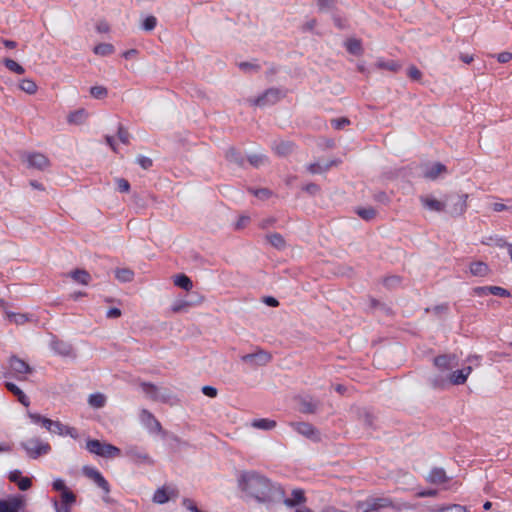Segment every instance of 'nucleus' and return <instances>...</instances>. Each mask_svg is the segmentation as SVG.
<instances>
[{
	"mask_svg": "<svg viewBox=\"0 0 512 512\" xmlns=\"http://www.w3.org/2000/svg\"><path fill=\"white\" fill-rule=\"evenodd\" d=\"M239 488L258 502L280 501L284 490L264 475L255 471H245L238 479Z\"/></svg>",
	"mask_w": 512,
	"mask_h": 512,
	"instance_id": "1",
	"label": "nucleus"
},
{
	"mask_svg": "<svg viewBox=\"0 0 512 512\" xmlns=\"http://www.w3.org/2000/svg\"><path fill=\"white\" fill-rule=\"evenodd\" d=\"M472 372L471 366H466L460 370L453 371L447 378L437 376L432 379V386L434 388L443 389L447 383L452 385H462L467 381V378Z\"/></svg>",
	"mask_w": 512,
	"mask_h": 512,
	"instance_id": "2",
	"label": "nucleus"
},
{
	"mask_svg": "<svg viewBox=\"0 0 512 512\" xmlns=\"http://www.w3.org/2000/svg\"><path fill=\"white\" fill-rule=\"evenodd\" d=\"M86 449L97 456L104 458H117L121 456V450L108 443H102L97 439H89L86 442Z\"/></svg>",
	"mask_w": 512,
	"mask_h": 512,
	"instance_id": "3",
	"label": "nucleus"
},
{
	"mask_svg": "<svg viewBox=\"0 0 512 512\" xmlns=\"http://www.w3.org/2000/svg\"><path fill=\"white\" fill-rule=\"evenodd\" d=\"M393 502L388 497H369L364 501H359L355 505L356 512H373L383 508L392 507Z\"/></svg>",
	"mask_w": 512,
	"mask_h": 512,
	"instance_id": "4",
	"label": "nucleus"
},
{
	"mask_svg": "<svg viewBox=\"0 0 512 512\" xmlns=\"http://www.w3.org/2000/svg\"><path fill=\"white\" fill-rule=\"evenodd\" d=\"M23 448L27 452L28 456L36 459L41 455H45L50 452L51 446L47 442H42L38 438L29 439L22 443Z\"/></svg>",
	"mask_w": 512,
	"mask_h": 512,
	"instance_id": "5",
	"label": "nucleus"
},
{
	"mask_svg": "<svg viewBox=\"0 0 512 512\" xmlns=\"http://www.w3.org/2000/svg\"><path fill=\"white\" fill-rule=\"evenodd\" d=\"M282 97H284V93L280 89L270 88L266 90L261 96L250 99L249 102L254 106L264 107L267 105L276 104Z\"/></svg>",
	"mask_w": 512,
	"mask_h": 512,
	"instance_id": "6",
	"label": "nucleus"
},
{
	"mask_svg": "<svg viewBox=\"0 0 512 512\" xmlns=\"http://www.w3.org/2000/svg\"><path fill=\"white\" fill-rule=\"evenodd\" d=\"M23 160L27 163L28 168L37 170H46L50 167V160L47 156L39 152H29L24 155Z\"/></svg>",
	"mask_w": 512,
	"mask_h": 512,
	"instance_id": "7",
	"label": "nucleus"
},
{
	"mask_svg": "<svg viewBox=\"0 0 512 512\" xmlns=\"http://www.w3.org/2000/svg\"><path fill=\"white\" fill-rule=\"evenodd\" d=\"M9 366L12 372L16 375L18 380H25V375L31 374L33 372L32 367L20 359L17 356H11L9 359Z\"/></svg>",
	"mask_w": 512,
	"mask_h": 512,
	"instance_id": "8",
	"label": "nucleus"
},
{
	"mask_svg": "<svg viewBox=\"0 0 512 512\" xmlns=\"http://www.w3.org/2000/svg\"><path fill=\"white\" fill-rule=\"evenodd\" d=\"M83 473L86 477L91 479L99 488H101L105 493L110 492V485L108 481L103 477V475L94 467H84Z\"/></svg>",
	"mask_w": 512,
	"mask_h": 512,
	"instance_id": "9",
	"label": "nucleus"
},
{
	"mask_svg": "<svg viewBox=\"0 0 512 512\" xmlns=\"http://www.w3.org/2000/svg\"><path fill=\"white\" fill-rule=\"evenodd\" d=\"M125 455L135 463H146L149 465L154 463L152 458L137 446H128L125 450Z\"/></svg>",
	"mask_w": 512,
	"mask_h": 512,
	"instance_id": "10",
	"label": "nucleus"
},
{
	"mask_svg": "<svg viewBox=\"0 0 512 512\" xmlns=\"http://www.w3.org/2000/svg\"><path fill=\"white\" fill-rule=\"evenodd\" d=\"M290 426L299 434L305 436L308 439L318 441L319 434L315 427L307 422H291Z\"/></svg>",
	"mask_w": 512,
	"mask_h": 512,
	"instance_id": "11",
	"label": "nucleus"
},
{
	"mask_svg": "<svg viewBox=\"0 0 512 512\" xmlns=\"http://www.w3.org/2000/svg\"><path fill=\"white\" fill-rule=\"evenodd\" d=\"M141 423L151 432L161 433V423L155 418V416L147 409H142L140 412Z\"/></svg>",
	"mask_w": 512,
	"mask_h": 512,
	"instance_id": "12",
	"label": "nucleus"
},
{
	"mask_svg": "<svg viewBox=\"0 0 512 512\" xmlns=\"http://www.w3.org/2000/svg\"><path fill=\"white\" fill-rule=\"evenodd\" d=\"M178 490L175 487H161L158 488L154 495H153V501L157 504H164L166 503L170 498H176L178 497Z\"/></svg>",
	"mask_w": 512,
	"mask_h": 512,
	"instance_id": "13",
	"label": "nucleus"
},
{
	"mask_svg": "<svg viewBox=\"0 0 512 512\" xmlns=\"http://www.w3.org/2000/svg\"><path fill=\"white\" fill-rule=\"evenodd\" d=\"M140 387L146 396L154 401H166L168 398V394L160 393V389L152 383L142 382Z\"/></svg>",
	"mask_w": 512,
	"mask_h": 512,
	"instance_id": "14",
	"label": "nucleus"
},
{
	"mask_svg": "<svg viewBox=\"0 0 512 512\" xmlns=\"http://www.w3.org/2000/svg\"><path fill=\"white\" fill-rule=\"evenodd\" d=\"M245 362H255L258 365H266L272 360V355L264 350H258L255 353H250L243 356Z\"/></svg>",
	"mask_w": 512,
	"mask_h": 512,
	"instance_id": "15",
	"label": "nucleus"
},
{
	"mask_svg": "<svg viewBox=\"0 0 512 512\" xmlns=\"http://www.w3.org/2000/svg\"><path fill=\"white\" fill-rule=\"evenodd\" d=\"M422 206L430 211L442 212L445 210L446 204L432 196H420Z\"/></svg>",
	"mask_w": 512,
	"mask_h": 512,
	"instance_id": "16",
	"label": "nucleus"
},
{
	"mask_svg": "<svg viewBox=\"0 0 512 512\" xmlns=\"http://www.w3.org/2000/svg\"><path fill=\"white\" fill-rule=\"evenodd\" d=\"M449 480L445 470L443 468H433L426 477V481L431 484L440 485L444 484Z\"/></svg>",
	"mask_w": 512,
	"mask_h": 512,
	"instance_id": "17",
	"label": "nucleus"
},
{
	"mask_svg": "<svg viewBox=\"0 0 512 512\" xmlns=\"http://www.w3.org/2000/svg\"><path fill=\"white\" fill-rule=\"evenodd\" d=\"M447 168L440 162L433 163L430 166H426L423 175L425 178L430 180H436L441 174L446 173Z\"/></svg>",
	"mask_w": 512,
	"mask_h": 512,
	"instance_id": "18",
	"label": "nucleus"
},
{
	"mask_svg": "<svg viewBox=\"0 0 512 512\" xmlns=\"http://www.w3.org/2000/svg\"><path fill=\"white\" fill-rule=\"evenodd\" d=\"M454 356L451 355H439L434 358V365L438 368L440 372H445L451 370L453 368V360Z\"/></svg>",
	"mask_w": 512,
	"mask_h": 512,
	"instance_id": "19",
	"label": "nucleus"
},
{
	"mask_svg": "<svg viewBox=\"0 0 512 512\" xmlns=\"http://www.w3.org/2000/svg\"><path fill=\"white\" fill-rule=\"evenodd\" d=\"M50 347L54 353L60 356H70L72 353L71 345L59 339H53Z\"/></svg>",
	"mask_w": 512,
	"mask_h": 512,
	"instance_id": "20",
	"label": "nucleus"
},
{
	"mask_svg": "<svg viewBox=\"0 0 512 512\" xmlns=\"http://www.w3.org/2000/svg\"><path fill=\"white\" fill-rule=\"evenodd\" d=\"M470 273L476 277H486L490 273L488 264L482 261H474L469 265Z\"/></svg>",
	"mask_w": 512,
	"mask_h": 512,
	"instance_id": "21",
	"label": "nucleus"
},
{
	"mask_svg": "<svg viewBox=\"0 0 512 512\" xmlns=\"http://www.w3.org/2000/svg\"><path fill=\"white\" fill-rule=\"evenodd\" d=\"M5 387L8 391H10L15 397H17V400L24 405L25 407H28L30 405V400L26 396V394L14 383L12 382H5Z\"/></svg>",
	"mask_w": 512,
	"mask_h": 512,
	"instance_id": "22",
	"label": "nucleus"
},
{
	"mask_svg": "<svg viewBox=\"0 0 512 512\" xmlns=\"http://www.w3.org/2000/svg\"><path fill=\"white\" fill-rule=\"evenodd\" d=\"M374 65L379 70H388L394 73L401 69V64L399 62L395 60H385L384 58L377 59Z\"/></svg>",
	"mask_w": 512,
	"mask_h": 512,
	"instance_id": "23",
	"label": "nucleus"
},
{
	"mask_svg": "<svg viewBox=\"0 0 512 512\" xmlns=\"http://www.w3.org/2000/svg\"><path fill=\"white\" fill-rule=\"evenodd\" d=\"M305 495L304 490L302 489H294L292 491V497L291 498H285V496L280 500L283 501L285 505L289 507H293L295 505L301 504L305 502Z\"/></svg>",
	"mask_w": 512,
	"mask_h": 512,
	"instance_id": "24",
	"label": "nucleus"
},
{
	"mask_svg": "<svg viewBox=\"0 0 512 512\" xmlns=\"http://www.w3.org/2000/svg\"><path fill=\"white\" fill-rule=\"evenodd\" d=\"M87 117H88V114L85 109H78L74 112H71L68 115L67 120L70 124L80 125L86 121Z\"/></svg>",
	"mask_w": 512,
	"mask_h": 512,
	"instance_id": "25",
	"label": "nucleus"
},
{
	"mask_svg": "<svg viewBox=\"0 0 512 512\" xmlns=\"http://www.w3.org/2000/svg\"><path fill=\"white\" fill-rule=\"evenodd\" d=\"M70 275L74 281L83 285H88L89 282L91 281L90 274L83 269H76L72 271Z\"/></svg>",
	"mask_w": 512,
	"mask_h": 512,
	"instance_id": "26",
	"label": "nucleus"
},
{
	"mask_svg": "<svg viewBox=\"0 0 512 512\" xmlns=\"http://www.w3.org/2000/svg\"><path fill=\"white\" fill-rule=\"evenodd\" d=\"M294 149V144L289 141H280L279 143L275 144L273 147V150L276 154L280 156H285L290 154Z\"/></svg>",
	"mask_w": 512,
	"mask_h": 512,
	"instance_id": "27",
	"label": "nucleus"
},
{
	"mask_svg": "<svg viewBox=\"0 0 512 512\" xmlns=\"http://www.w3.org/2000/svg\"><path fill=\"white\" fill-rule=\"evenodd\" d=\"M251 426L256 429L271 430L276 427V421L267 418L255 419L251 422Z\"/></svg>",
	"mask_w": 512,
	"mask_h": 512,
	"instance_id": "28",
	"label": "nucleus"
},
{
	"mask_svg": "<svg viewBox=\"0 0 512 512\" xmlns=\"http://www.w3.org/2000/svg\"><path fill=\"white\" fill-rule=\"evenodd\" d=\"M174 285L186 290L190 291L193 288V283L191 279L185 274H178L174 278Z\"/></svg>",
	"mask_w": 512,
	"mask_h": 512,
	"instance_id": "29",
	"label": "nucleus"
},
{
	"mask_svg": "<svg viewBox=\"0 0 512 512\" xmlns=\"http://www.w3.org/2000/svg\"><path fill=\"white\" fill-rule=\"evenodd\" d=\"M20 508V501L13 499L10 501L0 500V512H18Z\"/></svg>",
	"mask_w": 512,
	"mask_h": 512,
	"instance_id": "30",
	"label": "nucleus"
},
{
	"mask_svg": "<svg viewBox=\"0 0 512 512\" xmlns=\"http://www.w3.org/2000/svg\"><path fill=\"white\" fill-rule=\"evenodd\" d=\"M19 88L29 95L37 92L38 86L32 79H23L19 83Z\"/></svg>",
	"mask_w": 512,
	"mask_h": 512,
	"instance_id": "31",
	"label": "nucleus"
},
{
	"mask_svg": "<svg viewBox=\"0 0 512 512\" xmlns=\"http://www.w3.org/2000/svg\"><path fill=\"white\" fill-rule=\"evenodd\" d=\"M347 51L353 55H360L362 53V45L358 39H348L345 43Z\"/></svg>",
	"mask_w": 512,
	"mask_h": 512,
	"instance_id": "32",
	"label": "nucleus"
},
{
	"mask_svg": "<svg viewBox=\"0 0 512 512\" xmlns=\"http://www.w3.org/2000/svg\"><path fill=\"white\" fill-rule=\"evenodd\" d=\"M267 241L277 249H283L285 247V240L279 233H272L266 236Z\"/></svg>",
	"mask_w": 512,
	"mask_h": 512,
	"instance_id": "33",
	"label": "nucleus"
},
{
	"mask_svg": "<svg viewBox=\"0 0 512 512\" xmlns=\"http://www.w3.org/2000/svg\"><path fill=\"white\" fill-rule=\"evenodd\" d=\"M45 424H47V430L51 433L58 434L63 436V431L65 429L64 424H62L60 421H53V420H45Z\"/></svg>",
	"mask_w": 512,
	"mask_h": 512,
	"instance_id": "34",
	"label": "nucleus"
},
{
	"mask_svg": "<svg viewBox=\"0 0 512 512\" xmlns=\"http://www.w3.org/2000/svg\"><path fill=\"white\" fill-rule=\"evenodd\" d=\"M94 53L100 56H108L114 52V46L110 43H101L94 47Z\"/></svg>",
	"mask_w": 512,
	"mask_h": 512,
	"instance_id": "35",
	"label": "nucleus"
},
{
	"mask_svg": "<svg viewBox=\"0 0 512 512\" xmlns=\"http://www.w3.org/2000/svg\"><path fill=\"white\" fill-rule=\"evenodd\" d=\"M88 403L94 408H102L106 403V397L101 393L91 394Z\"/></svg>",
	"mask_w": 512,
	"mask_h": 512,
	"instance_id": "36",
	"label": "nucleus"
},
{
	"mask_svg": "<svg viewBox=\"0 0 512 512\" xmlns=\"http://www.w3.org/2000/svg\"><path fill=\"white\" fill-rule=\"evenodd\" d=\"M467 199V194H462L461 196H459V202L455 204V207L452 211L453 215H462L465 213V211L467 210Z\"/></svg>",
	"mask_w": 512,
	"mask_h": 512,
	"instance_id": "37",
	"label": "nucleus"
},
{
	"mask_svg": "<svg viewBox=\"0 0 512 512\" xmlns=\"http://www.w3.org/2000/svg\"><path fill=\"white\" fill-rule=\"evenodd\" d=\"M3 63L5 65V67L8 70H10L11 72H14L19 75L25 73V69L13 59L6 58V59H4Z\"/></svg>",
	"mask_w": 512,
	"mask_h": 512,
	"instance_id": "38",
	"label": "nucleus"
},
{
	"mask_svg": "<svg viewBox=\"0 0 512 512\" xmlns=\"http://www.w3.org/2000/svg\"><path fill=\"white\" fill-rule=\"evenodd\" d=\"M248 192L262 200L268 199L272 195V192L267 188H261V189L249 188Z\"/></svg>",
	"mask_w": 512,
	"mask_h": 512,
	"instance_id": "39",
	"label": "nucleus"
},
{
	"mask_svg": "<svg viewBox=\"0 0 512 512\" xmlns=\"http://www.w3.org/2000/svg\"><path fill=\"white\" fill-rule=\"evenodd\" d=\"M59 503L74 505L76 503L75 493L72 492L70 489L67 491H64L63 493L60 494Z\"/></svg>",
	"mask_w": 512,
	"mask_h": 512,
	"instance_id": "40",
	"label": "nucleus"
},
{
	"mask_svg": "<svg viewBox=\"0 0 512 512\" xmlns=\"http://www.w3.org/2000/svg\"><path fill=\"white\" fill-rule=\"evenodd\" d=\"M226 158L229 161L236 162V163H238L240 165H242L244 163L243 156L240 153H238L234 148H230L226 152Z\"/></svg>",
	"mask_w": 512,
	"mask_h": 512,
	"instance_id": "41",
	"label": "nucleus"
},
{
	"mask_svg": "<svg viewBox=\"0 0 512 512\" xmlns=\"http://www.w3.org/2000/svg\"><path fill=\"white\" fill-rule=\"evenodd\" d=\"M7 317L11 322L15 324L22 325L28 321V317L26 314L21 313H7Z\"/></svg>",
	"mask_w": 512,
	"mask_h": 512,
	"instance_id": "42",
	"label": "nucleus"
},
{
	"mask_svg": "<svg viewBox=\"0 0 512 512\" xmlns=\"http://www.w3.org/2000/svg\"><path fill=\"white\" fill-rule=\"evenodd\" d=\"M116 277L120 281L129 282L133 279L134 273L130 269H119L116 271Z\"/></svg>",
	"mask_w": 512,
	"mask_h": 512,
	"instance_id": "43",
	"label": "nucleus"
},
{
	"mask_svg": "<svg viewBox=\"0 0 512 512\" xmlns=\"http://www.w3.org/2000/svg\"><path fill=\"white\" fill-rule=\"evenodd\" d=\"M357 214L364 220L369 221L376 216V210L373 208H360L357 210Z\"/></svg>",
	"mask_w": 512,
	"mask_h": 512,
	"instance_id": "44",
	"label": "nucleus"
},
{
	"mask_svg": "<svg viewBox=\"0 0 512 512\" xmlns=\"http://www.w3.org/2000/svg\"><path fill=\"white\" fill-rule=\"evenodd\" d=\"M268 158L265 155H251L248 158L249 163L258 168L267 162Z\"/></svg>",
	"mask_w": 512,
	"mask_h": 512,
	"instance_id": "45",
	"label": "nucleus"
},
{
	"mask_svg": "<svg viewBox=\"0 0 512 512\" xmlns=\"http://www.w3.org/2000/svg\"><path fill=\"white\" fill-rule=\"evenodd\" d=\"M90 94L96 99H102L107 96L108 91L104 86H93L90 89Z\"/></svg>",
	"mask_w": 512,
	"mask_h": 512,
	"instance_id": "46",
	"label": "nucleus"
},
{
	"mask_svg": "<svg viewBox=\"0 0 512 512\" xmlns=\"http://www.w3.org/2000/svg\"><path fill=\"white\" fill-rule=\"evenodd\" d=\"M490 294L499 297H510L511 293L509 290L500 286H490Z\"/></svg>",
	"mask_w": 512,
	"mask_h": 512,
	"instance_id": "47",
	"label": "nucleus"
},
{
	"mask_svg": "<svg viewBox=\"0 0 512 512\" xmlns=\"http://www.w3.org/2000/svg\"><path fill=\"white\" fill-rule=\"evenodd\" d=\"M407 75L411 80L414 81H420L422 78V72L414 65L408 68Z\"/></svg>",
	"mask_w": 512,
	"mask_h": 512,
	"instance_id": "48",
	"label": "nucleus"
},
{
	"mask_svg": "<svg viewBox=\"0 0 512 512\" xmlns=\"http://www.w3.org/2000/svg\"><path fill=\"white\" fill-rule=\"evenodd\" d=\"M437 512H467L465 506L459 504H452L437 510Z\"/></svg>",
	"mask_w": 512,
	"mask_h": 512,
	"instance_id": "49",
	"label": "nucleus"
},
{
	"mask_svg": "<svg viewBox=\"0 0 512 512\" xmlns=\"http://www.w3.org/2000/svg\"><path fill=\"white\" fill-rule=\"evenodd\" d=\"M117 135H118L119 140L123 144H129L130 134L124 126L119 125Z\"/></svg>",
	"mask_w": 512,
	"mask_h": 512,
	"instance_id": "50",
	"label": "nucleus"
},
{
	"mask_svg": "<svg viewBox=\"0 0 512 512\" xmlns=\"http://www.w3.org/2000/svg\"><path fill=\"white\" fill-rule=\"evenodd\" d=\"M330 167H331V164H329L325 168H323L319 163H311L307 166V170L311 174H320V173L328 170Z\"/></svg>",
	"mask_w": 512,
	"mask_h": 512,
	"instance_id": "51",
	"label": "nucleus"
},
{
	"mask_svg": "<svg viewBox=\"0 0 512 512\" xmlns=\"http://www.w3.org/2000/svg\"><path fill=\"white\" fill-rule=\"evenodd\" d=\"M157 25V19L154 16H148L145 18L142 24V28L146 31L153 30Z\"/></svg>",
	"mask_w": 512,
	"mask_h": 512,
	"instance_id": "52",
	"label": "nucleus"
},
{
	"mask_svg": "<svg viewBox=\"0 0 512 512\" xmlns=\"http://www.w3.org/2000/svg\"><path fill=\"white\" fill-rule=\"evenodd\" d=\"M52 503L56 512H71V508L73 506L72 504L59 503L56 499H53Z\"/></svg>",
	"mask_w": 512,
	"mask_h": 512,
	"instance_id": "53",
	"label": "nucleus"
},
{
	"mask_svg": "<svg viewBox=\"0 0 512 512\" xmlns=\"http://www.w3.org/2000/svg\"><path fill=\"white\" fill-rule=\"evenodd\" d=\"M350 124V120L348 118H345V117H341V118H337V119H333L331 121V125L335 128V129H342L344 128L345 126L349 125Z\"/></svg>",
	"mask_w": 512,
	"mask_h": 512,
	"instance_id": "54",
	"label": "nucleus"
},
{
	"mask_svg": "<svg viewBox=\"0 0 512 512\" xmlns=\"http://www.w3.org/2000/svg\"><path fill=\"white\" fill-rule=\"evenodd\" d=\"M29 418L31 419V421L33 423L41 424L45 428H47V426H48L47 424H45V420H49V419L46 418V417L41 416L40 414L29 413Z\"/></svg>",
	"mask_w": 512,
	"mask_h": 512,
	"instance_id": "55",
	"label": "nucleus"
},
{
	"mask_svg": "<svg viewBox=\"0 0 512 512\" xmlns=\"http://www.w3.org/2000/svg\"><path fill=\"white\" fill-rule=\"evenodd\" d=\"M29 418L31 419V421L33 423L41 424L45 428H47V426H48L47 424H45V420H49V419L46 418V417L41 416L40 414L29 413Z\"/></svg>",
	"mask_w": 512,
	"mask_h": 512,
	"instance_id": "56",
	"label": "nucleus"
},
{
	"mask_svg": "<svg viewBox=\"0 0 512 512\" xmlns=\"http://www.w3.org/2000/svg\"><path fill=\"white\" fill-rule=\"evenodd\" d=\"M52 487H53V489H54L55 491H59V492H61V493H63L64 491L69 490V489L67 488V486H66V484H65L64 480H63V479H60V478H58V479H56V480H54V481H53V483H52Z\"/></svg>",
	"mask_w": 512,
	"mask_h": 512,
	"instance_id": "57",
	"label": "nucleus"
},
{
	"mask_svg": "<svg viewBox=\"0 0 512 512\" xmlns=\"http://www.w3.org/2000/svg\"><path fill=\"white\" fill-rule=\"evenodd\" d=\"M473 293L476 296L482 297L490 294V286H478L473 288Z\"/></svg>",
	"mask_w": 512,
	"mask_h": 512,
	"instance_id": "58",
	"label": "nucleus"
},
{
	"mask_svg": "<svg viewBox=\"0 0 512 512\" xmlns=\"http://www.w3.org/2000/svg\"><path fill=\"white\" fill-rule=\"evenodd\" d=\"M137 163L143 168V169H149L153 162L150 158L148 157H145V156H139L137 158Z\"/></svg>",
	"mask_w": 512,
	"mask_h": 512,
	"instance_id": "59",
	"label": "nucleus"
},
{
	"mask_svg": "<svg viewBox=\"0 0 512 512\" xmlns=\"http://www.w3.org/2000/svg\"><path fill=\"white\" fill-rule=\"evenodd\" d=\"M17 485L20 490L25 491L31 487L32 482L28 477H23L17 482Z\"/></svg>",
	"mask_w": 512,
	"mask_h": 512,
	"instance_id": "60",
	"label": "nucleus"
},
{
	"mask_svg": "<svg viewBox=\"0 0 512 512\" xmlns=\"http://www.w3.org/2000/svg\"><path fill=\"white\" fill-rule=\"evenodd\" d=\"M335 0H317V5L320 10H328L334 6Z\"/></svg>",
	"mask_w": 512,
	"mask_h": 512,
	"instance_id": "61",
	"label": "nucleus"
},
{
	"mask_svg": "<svg viewBox=\"0 0 512 512\" xmlns=\"http://www.w3.org/2000/svg\"><path fill=\"white\" fill-rule=\"evenodd\" d=\"M202 393L210 398H214L217 396V389L212 386H203L202 387Z\"/></svg>",
	"mask_w": 512,
	"mask_h": 512,
	"instance_id": "62",
	"label": "nucleus"
},
{
	"mask_svg": "<svg viewBox=\"0 0 512 512\" xmlns=\"http://www.w3.org/2000/svg\"><path fill=\"white\" fill-rule=\"evenodd\" d=\"M512 59V53L508 51L501 52L497 55V60L500 63H507Z\"/></svg>",
	"mask_w": 512,
	"mask_h": 512,
	"instance_id": "63",
	"label": "nucleus"
},
{
	"mask_svg": "<svg viewBox=\"0 0 512 512\" xmlns=\"http://www.w3.org/2000/svg\"><path fill=\"white\" fill-rule=\"evenodd\" d=\"M117 185L120 192H129L130 190V184L125 179H118Z\"/></svg>",
	"mask_w": 512,
	"mask_h": 512,
	"instance_id": "64",
	"label": "nucleus"
}]
</instances>
